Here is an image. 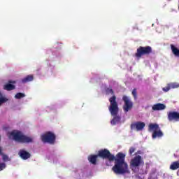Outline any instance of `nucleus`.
<instances>
[{
	"instance_id": "1",
	"label": "nucleus",
	"mask_w": 179,
	"mask_h": 179,
	"mask_svg": "<svg viewBox=\"0 0 179 179\" xmlns=\"http://www.w3.org/2000/svg\"><path fill=\"white\" fill-rule=\"evenodd\" d=\"M99 157L101 159H108L109 162H115V165L112 170L115 174H128L129 169H128V164L125 162V154L118 152L114 156L110 150L107 149L101 150L98 152Z\"/></svg>"
},
{
	"instance_id": "2",
	"label": "nucleus",
	"mask_w": 179,
	"mask_h": 179,
	"mask_svg": "<svg viewBox=\"0 0 179 179\" xmlns=\"http://www.w3.org/2000/svg\"><path fill=\"white\" fill-rule=\"evenodd\" d=\"M109 101L110 106L108 107V110L112 117H114L110 121V124L112 125H116L118 124V122H120V121H121V117L118 116L120 108H118V103L117 102V96L113 95L109 99Z\"/></svg>"
},
{
	"instance_id": "3",
	"label": "nucleus",
	"mask_w": 179,
	"mask_h": 179,
	"mask_svg": "<svg viewBox=\"0 0 179 179\" xmlns=\"http://www.w3.org/2000/svg\"><path fill=\"white\" fill-rule=\"evenodd\" d=\"M8 138L9 139H13V141L19 143H31L33 142L31 137L24 135V134L19 130H13L8 133Z\"/></svg>"
},
{
	"instance_id": "4",
	"label": "nucleus",
	"mask_w": 179,
	"mask_h": 179,
	"mask_svg": "<svg viewBox=\"0 0 179 179\" xmlns=\"http://www.w3.org/2000/svg\"><path fill=\"white\" fill-rule=\"evenodd\" d=\"M153 52L150 46H140L135 53L136 58H142L143 55H150Z\"/></svg>"
},
{
	"instance_id": "5",
	"label": "nucleus",
	"mask_w": 179,
	"mask_h": 179,
	"mask_svg": "<svg viewBox=\"0 0 179 179\" xmlns=\"http://www.w3.org/2000/svg\"><path fill=\"white\" fill-rule=\"evenodd\" d=\"M42 142L44 143H50V145H54L57 139V136L52 131H47L45 134L41 136Z\"/></svg>"
},
{
	"instance_id": "6",
	"label": "nucleus",
	"mask_w": 179,
	"mask_h": 179,
	"mask_svg": "<svg viewBox=\"0 0 179 179\" xmlns=\"http://www.w3.org/2000/svg\"><path fill=\"white\" fill-rule=\"evenodd\" d=\"M149 131H152V139H156V138H162L163 136V131L160 130L159 127V124H150L148 126Z\"/></svg>"
},
{
	"instance_id": "7",
	"label": "nucleus",
	"mask_w": 179,
	"mask_h": 179,
	"mask_svg": "<svg viewBox=\"0 0 179 179\" xmlns=\"http://www.w3.org/2000/svg\"><path fill=\"white\" fill-rule=\"evenodd\" d=\"M122 100L124 101V105L123 106V110L124 113H128L134 107V103L131 101L129 97L126 95L122 96Z\"/></svg>"
},
{
	"instance_id": "8",
	"label": "nucleus",
	"mask_w": 179,
	"mask_h": 179,
	"mask_svg": "<svg viewBox=\"0 0 179 179\" xmlns=\"http://www.w3.org/2000/svg\"><path fill=\"white\" fill-rule=\"evenodd\" d=\"M143 163L142 157L141 155H136L131 160L130 166L131 167H139Z\"/></svg>"
},
{
	"instance_id": "9",
	"label": "nucleus",
	"mask_w": 179,
	"mask_h": 179,
	"mask_svg": "<svg viewBox=\"0 0 179 179\" xmlns=\"http://www.w3.org/2000/svg\"><path fill=\"white\" fill-rule=\"evenodd\" d=\"M145 126V124L143 122H136L131 124L130 128L131 129H136V131H142Z\"/></svg>"
},
{
	"instance_id": "10",
	"label": "nucleus",
	"mask_w": 179,
	"mask_h": 179,
	"mask_svg": "<svg viewBox=\"0 0 179 179\" xmlns=\"http://www.w3.org/2000/svg\"><path fill=\"white\" fill-rule=\"evenodd\" d=\"M15 85H16V81L10 80L8 81V83L3 86V89L8 92H10V90H15L16 89V86H15Z\"/></svg>"
},
{
	"instance_id": "11",
	"label": "nucleus",
	"mask_w": 179,
	"mask_h": 179,
	"mask_svg": "<svg viewBox=\"0 0 179 179\" xmlns=\"http://www.w3.org/2000/svg\"><path fill=\"white\" fill-rule=\"evenodd\" d=\"M169 121H179V113L176 111H170L168 113Z\"/></svg>"
},
{
	"instance_id": "12",
	"label": "nucleus",
	"mask_w": 179,
	"mask_h": 179,
	"mask_svg": "<svg viewBox=\"0 0 179 179\" xmlns=\"http://www.w3.org/2000/svg\"><path fill=\"white\" fill-rule=\"evenodd\" d=\"M18 155L23 160H27V159H30L31 156L29 152L24 150H20Z\"/></svg>"
},
{
	"instance_id": "13",
	"label": "nucleus",
	"mask_w": 179,
	"mask_h": 179,
	"mask_svg": "<svg viewBox=\"0 0 179 179\" xmlns=\"http://www.w3.org/2000/svg\"><path fill=\"white\" fill-rule=\"evenodd\" d=\"M152 110H153V111H162V110H166V105L160 103L154 104L152 107Z\"/></svg>"
},
{
	"instance_id": "14",
	"label": "nucleus",
	"mask_w": 179,
	"mask_h": 179,
	"mask_svg": "<svg viewBox=\"0 0 179 179\" xmlns=\"http://www.w3.org/2000/svg\"><path fill=\"white\" fill-rule=\"evenodd\" d=\"M99 157V155H91L88 156V162L91 163V164H97V158Z\"/></svg>"
},
{
	"instance_id": "15",
	"label": "nucleus",
	"mask_w": 179,
	"mask_h": 179,
	"mask_svg": "<svg viewBox=\"0 0 179 179\" xmlns=\"http://www.w3.org/2000/svg\"><path fill=\"white\" fill-rule=\"evenodd\" d=\"M34 77L33 75H28L25 78L21 80L22 83H27V82H32L34 80Z\"/></svg>"
},
{
	"instance_id": "16",
	"label": "nucleus",
	"mask_w": 179,
	"mask_h": 179,
	"mask_svg": "<svg viewBox=\"0 0 179 179\" xmlns=\"http://www.w3.org/2000/svg\"><path fill=\"white\" fill-rule=\"evenodd\" d=\"M171 48L173 54H174L176 57H179V49L174 46V45H171Z\"/></svg>"
},
{
	"instance_id": "17",
	"label": "nucleus",
	"mask_w": 179,
	"mask_h": 179,
	"mask_svg": "<svg viewBox=\"0 0 179 179\" xmlns=\"http://www.w3.org/2000/svg\"><path fill=\"white\" fill-rule=\"evenodd\" d=\"M1 159L3 160V162H4V163H6L8 162H10L11 159L10 157H9V156H8L7 155L3 154V152H1Z\"/></svg>"
},
{
	"instance_id": "18",
	"label": "nucleus",
	"mask_w": 179,
	"mask_h": 179,
	"mask_svg": "<svg viewBox=\"0 0 179 179\" xmlns=\"http://www.w3.org/2000/svg\"><path fill=\"white\" fill-rule=\"evenodd\" d=\"M25 94L22 93V92H18L15 95V99H23V97H25Z\"/></svg>"
},
{
	"instance_id": "19",
	"label": "nucleus",
	"mask_w": 179,
	"mask_h": 179,
	"mask_svg": "<svg viewBox=\"0 0 179 179\" xmlns=\"http://www.w3.org/2000/svg\"><path fill=\"white\" fill-rule=\"evenodd\" d=\"M169 85L171 86V89H178L179 87V84L177 83H171Z\"/></svg>"
},
{
	"instance_id": "20",
	"label": "nucleus",
	"mask_w": 179,
	"mask_h": 179,
	"mask_svg": "<svg viewBox=\"0 0 179 179\" xmlns=\"http://www.w3.org/2000/svg\"><path fill=\"white\" fill-rule=\"evenodd\" d=\"M105 92L106 94H114V90H113V88L111 87L106 88Z\"/></svg>"
},
{
	"instance_id": "21",
	"label": "nucleus",
	"mask_w": 179,
	"mask_h": 179,
	"mask_svg": "<svg viewBox=\"0 0 179 179\" xmlns=\"http://www.w3.org/2000/svg\"><path fill=\"white\" fill-rule=\"evenodd\" d=\"M131 94L134 97V99L135 100H136V99H138V92H136V88H134L132 92H131Z\"/></svg>"
},
{
	"instance_id": "22",
	"label": "nucleus",
	"mask_w": 179,
	"mask_h": 179,
	"mask_svg": "<svg viewBox=\"0 0 179 179\" xmlns=\"http://www.w3.org/2000/svg\"><path fill=\"white\" fill-rule=\"evenodd\" d=\"M9 99L5 96L1 95V104H3V103H6Z\"/></svg>"
},
{
	"instance_id": "23",
	"label": "nucleus",
	"mask_w": 179,
	"mask_h": 179,
	"mask_svg": "<svg viewBox=\"0 0 179 179\" xmlns=\"http://www.w3.org/2000/svg\"><path fill=\"white\" fill-rule=\"evenodd\" d=\"M171 89V87L170 86V84H168L166 87H164L162 90L164 92H169Z\"/></svg>"
},
{
	"instance_id": "24",
	"label": "nucleus",
	"mask_w": 179,
	"mask_h": 179,
	"mask_svg": "<svg viewBox=\"0 0 179 179\" xmlns=\"http://www.w3.org/2000/svg\"><path fill=\"white\" fill-rule=\"evenodd\" d=\"M136 149L134 147H131L129 150V153L130 155V156H132V153H134L135 152Z\"/></svg>"
},
{
	"instance_id": "25",
	"label": "nucleus",
	"mask_w": 179,
	"mask_h": 179,
	"mask_svg": "<svg viewBox=\"0 0 179 179\" xmlns=\"http://www.w3.org/2000/svg\"><path fill=\"white\" fill-rule=\"evenodd\" d=\"M6 169V164L1 163V170L2 171L3 169Z\"/></svg>"
},
{
	"instance_id": "26",
	"label": "nucleus",
	"mask_w": 179,
	"mask_h": 179,
	"mask_svg": "<svg viewBox=\"0 0 179 179\" xmlns=\"http://www.w3.org/2000/svg\"><path fill=\"white\" fill-rule=\"evenodd\" d=\"M0 170H1V164H0Z\"/></svg>"
},
{
	"instance_id": "27",
	"label": "nucleus",
	"mask_w": 179,
	"mask_h": 179,
	"mask_svg": "<svg viewBox=\"0 0 179 179\" xmlns=\"http://www.w3.org/2000/svg\"><path fill=\"white\" fill-rule=\"evenodd\" d=\"M0 153H1V148H0Z\"/></svg>"
}]
</instances>
